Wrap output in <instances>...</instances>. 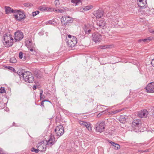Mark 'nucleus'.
Listing matches in <instances>:
<instances>
[{
  "mask_svg": "<svg viewBox=\"0 0 154 154\" xmlns=\"http://www.w3.org/2000/svg\"><path fill=\"white\" fill-rule=\"evenodd\" d=\"M3 37V43L5 45V47H9L12 45L14 39L10 33H5Z\"/></svg>",
  "mask_w": 154,
  "mask_h": 154,
  "instance_id": "f257e3e1",
  "label": "nucleus"
},
{
  "mask_svg": "<svg viewBox=\"0 0 154 154\" xmlns=\"http://www.w3.org/2000/svg\"><path fill=\"white\" fill-rule=\"evenodd\" d=\"M22 77L24 81L29 83H33L34 81V78L32 73L29 71L25 72L21 74Z\"/></svg>",
  "mask_w": 154,
  "mask_h": 154,
  "instance_id": "f03ea898",
  "label": "nucleus"
},
{
  "mask_svg": "<svg viewBox=\"0 0 154 154\" xmlns=\"http://www.w3.org/2000/svg\"><path fill=\"white\" fill-rule=\"evenodd\" d=\"M141 123L139 120H135L132 122V126L133 129L136 132L140 131V129L141 128Z\"/></svg>",
  "mask_w": 154,
  "mask_h": 154,
  "instance_id": "7ed1b4c3",
  "label": "nucleus"
},
{
  "mask_svg": "<svg viewBox=\"0 0 154 154\" xmlns=\"http://www.w3.org/2000/svg\"><path fill=\"white\" fill-rule=\"evenodd\" d=\"M17 10L18 11L16 12L15 13H16L17 14L14 15L15 18L16 20L19 21H21L22 20L24 19L26 17V16L24 12L19 10Z\"/></svg>",
  "mask_w": 154,
  "mask_h": 154,
  "instance_id": "20e7f679",
  "label": "nucleus"
},
{
  "mask_svg": "<svg viewBox=\"0 0 154 154\" xmlns=\"http://www.w3.org/2000/svg\"><path fill=\"white\" fill-rule=\"evenodd\" d=\"M61 23L65 26L69 25L73 22V19L69 16H64L61 19Z\"/></svg>",
  "mask_w": 154,
  "mask_h": 154,
  "instance_id": "39448f33",
  "label": "nucleus"
},
{
  "mask_svg": "<svg viewBox=\"0 0 154 154\" xmlns=\"http://www.w3.org/2000/svg\"><path fill=\"white\" fill-rule=\"evenodd\" d=\"M105 123L103 122H98L95 125L96 131L101 133L104 131Z\"/></svg>",
  "mask_w": 154,
  "mask_h": 154,
  "instance_id": "423d86ee",
  "label": "nucleus"
},
{
  "mask_svg": "<svg viewBox=\"0 0 154 154\" xmlns=\"http://www.w3.org/2000/svg\"><path fill=\"white\" fill-rule=\"evenodd\" d=\"M97 27L96 28L97 29H105L106 27V23L105 21L103 20H98L96 22Z\"/></svg>",
  "mask_w": 154,
  "mask_h": 154,
  "instance_id": "0eeeda50",
  "label": "nucleus"
},
{
  "mask_svg": "<svg viewBox=\"0 0 154 154\" xmlns=\"http://www.w3.org/2000/svg\"><path fill=\"white\" fill-rule=\"evenodd\" d=\"M54 131L57 134V136L60 137L63 135L64 132V128L61 125L57 126L54 129Z\"/></svg>",
  "mask_w": 154,
  "mask_h": 154,
  "instance_id": "6e6552de",
  "label": "nucleus"
},
{
  "mask_svg": "<svg viewBox=\"0 0 154 154\" xmlns=\"http://www.w3.org/2000/svg\"><path fill=\"white\" fill-rule=\"evenodd\" d=\"M71 39H66L67 45L71 48L74 47L77 43V38L76 37H73Z\"/></svg>",
  "mask_w": 154,
  "mask_h": 154,
  "instance_id": "1a4fd4ad",
  "label": "nucleus"
},
{
  "mask_svg": "<svg viewBox=\"0 0 154 154\" xmlns=\"http://www.w3.org/2000/svg\"><path fill=\"white\" fill-rule=\"evenodd\" d=\"M14 35L15 42L20 41L23 38V34L20 31H17L15 32Z\"/></svg>",
  "mask_w": 154,
  "mask_h": 154,
  "instance_id": "9d476101",
  "label": "nucleus"
},
{
  "mask_svg": "<svg viewBox=\"0 0 154 154\" xmlns=\"http://www.w3.org/2000/svg\"><path fill=\"white\" fill-rule=\"evenodd\" d=\"M25 44L27 48H35V44L34 42L30 39L27 38L25 41Z\"/></svg>",
  "mask_w": 154,
  "mask_h": 154,
  "instance_id": "9b49d317",
  "label": "nucleus"
},
{
  "mask_svg": "<svg viewBox=\"0 0 154 154\" xmlns=\"http://www.w3.org/2000/svg\"><path fill=\"white\" fill-rule=\"evenodd\" d=\"M102 35L98 33H94L92 35V39L95 43L99 42L101 39Z\"/></svg>",
  "mask_w": 154,
  "mask_h": 154,
  "instance_id": "f8f14e48",
  "label": "nucleus"
},
{
  "mask_svg": "<svg viewBox=\"0 0 154 154\" xmlns=\"http://www.w3.org/2000/svg\"><path fill=\"white\" fill-rule=\"evenodd\" d=\"M148 93H154V82L149 83L145 88Z\"/></svg>",
  "mask_w": 154,
  "mask_h": 154,
  "instance_id": "ddd939ff",
  "label": "nucleus"
},
{
  "mask_svg": "<svg viewBox=\"0 0 154 154\" xmlns=\"http://www.w3.org/2000/svg\"><path fill=\"white\" fill-rule=\"evenodd\" d=\"M56 142L54 136H51L50 137L49 139L48 140H46L47 145L51 147L54 145Z\"/></svg>",
  "mask_w": 154,
  "mask_h": 154,
  "instance_id": "4468645a",
  "label": "nucleus"
},
{
  "mask_svg": "<svg viewBox=\"0 0 154 154\" xmlns=\"http://www.w3.org/2000/svg\"><path fill=\"white\" fill-rule=\"evenodd\" d=\"M141 10V12L142 14L144 15L147 14L148 15H151L150 8L148 7H147V5L145 7H144Z\"/></svg>",
  "mask_w": 154,
  "mask_h": 154,
  "instance_id": "2eb2a0df",
  "label": "nucleus"
},
{
  "mask_svg": "<svg viewBox=\"0 0 154 154\" xmlns=\"http://www.w3.org/2000/svg\"><path fill=\"white\" fill-rule=\"evenodd\" d=\"M79 123L81 125L86 127L89 131H90L92 130V128L90 126V123L89 122L80 121H79Z\"/></svg>",
  "mask_w": 154,
  "mask_h": 154,
  "instance_id": "dca6fc26",
  "label": "nucleus"
},
{
  "mask_svg": "<svg viewBox=\"0 0 154 154\" xmlns=\"http://www.w3.org/2000/svg\"><path fill=\"white\" fill-rule=\"evenodd\" d=\"M148 114V112L146 109L141 110L138 112L137 115L140 118L146 117Z\"/></svg>",
  "mask_w": 154,
  "mask_h": 154,
  "instance_id": "f3484780",
  "label": "nucleus"
},
{
  "mask_svg": "<svg viewBox=\"0 0 154 154\" xmlns=\"http://www.w3.org/2000/svg\"><path fill=\"white\" fill-rule=\"evenodd\" d=\"M119 20V16L116 15L113 17L110 21L111 24L113 25H116L118 24V22Z\"/></svg>",
  "mask_w": 154,
  "mask_h": 154,
  "instance_id": "a211bd4d",
  "label": "nucleus"
},
{
  "mask_svg": "<svg viewBox=\"0 0 154 154\" xmlns=\"http://www.w3.org/2000/svg\"><path fill=\"white\" fill-rule=\"evenodd\" d=\"M6 14H8L11 13H15L17 11V10H13L8 6H6L5 7Z\"/></svg>",
  "mask_w": 154,
  "mask_h": 154,
  "instance_id": "6ab92c4d",
  "label": "nucleus"
},
{
  "mask_svg": "<svg viewBox=\"0 0 154 154\" xmlns=\"http://www.w3.org/2000/svg\"><path fill=\"white\" fill-rule=\"evenodd\" d=\"M146 4V0H137V5L142 8L144 7H145Z\"/></svg>",
  "mask_w": 154,
  "mask_h": 154,
  "instance_id": "aec40b11",
  "label": "nucleus"
},
{
  "mask_svg": "<svg viewBox=\"0 0 154 154\" xmlns=\"http://www.w3.org/2000/svg\"><path fill=\"white\" fill-rule=\"evenodd\" d=\"M94 15L97 18L101 17L103 15V11L99 9L96 12H94Z\"/></svg>",
  "mask_w": 154,
  "mask_h": 154,
  "instance_id": "412c9836",
  "label": "nucleus"
},
{
  "mask_svg": "<svg viewBox=\"0 0 154 154\" xmlns=\"http://www.w3.org/2000/svg\"><path fill=\"white\" fill-rule=\"evenodd\" d=\"M152 39V38L149 37L145 39H140L138 40V42L140 43H147L150 42Z\"/></svg>",
  "mask_w": 154,
  "mask_h": 154,
  "instance_id": "4be33fe9",
  "label": "nucleus"
},
{
  "mask_svg": "<svg viewBox=\"0 0 154 154\" xmlns=\"http://www.w3.org/2000/svg\"><path fill=\"white\" fill-rule=\"evenodd\" d=\"M100 48H115L116 46L115 45L112 44L109 45H101L100 47Z\"/></svg>",
  "mask_w": 154,
  "mask_h": 154,
  "instance_id": "5701e85b",
  "label": "nucleus"
},
{
  "mask_svg": "<svg viewBox=\"0 0 154 154\" xmlns=\"http://www.w3.org/2000/svg\"><path fill=\"white\" fill-rule=\"evenodd\" d=\"M71 2L75 4V5H78L82 4L81 0H71Z\"/></svg>",
  "mask_w": 154,
  "mask_h": 154,
  "instance_id": "b1692460",
  "label": "nucleus"
},
{
  "mask_svg": "<svg viewBox=\"0 0 154 154\" xmlns=\"http://www.w3.org/2000/svg\"><path fill=\"white\" fill-rule=\"evenodd\" d=\"M40 73V72L39 71L36 70L34 71V73L37 78H39L41 77Z\"/></svg>",
  "mask_w": 154,
  "mask_h": 154,
  "instance_id": "393cba45",
  "label": "nucleus"
},
{
  "mask_svg": "<svg viewBox=\"0 0 154 154\" xmlns=\"http://www.w3.org/2000/svg\"><path fill=\"white\" fill-rule=\"evenodd\" d=\"M46 147L45 146V145H44L43 144H42V146L39 148L38 149V150L39 151H41L42 152H43L45 151L46 150Z\"/></svg>",
  "mask_w": 154,
  "mask_h": 154,
  "instance_id": "a878e982",
  "label": "nucleus"
},
{
  "mask_svg": "<svg viewBox=\"0 0 154 154\" xmlns=\"http://www.w3.org/2000/svg\"><path fill=\"white\" fill-rule=\"evenodd\" d=\"M122 110V109H117L115 111H111L109 112V114L111 115L115 114L121 112Z\"/></svg>",
  "mask_w": 154,
  "mask_h": 154,
  "instance_id": "bb28decb",
  "label": "nucleus"
},
{
  "mask_svg": "<svg viewBox=\"0 0 154 154\" xmlns=\"http://www.w3.org/2000/svg\"><path fill=\"white\" fill-rule=\"evenodd\" d=\"M92 8L93 6L92 5H88L84 7L83 9L84 10V11H86L91 9Z\"/></svg>",
  "mask_w": 154,
  "mask_h": 154,
  "instance_id": "cd10ccee",
  "label": "nucleus"
},
{
  "mask_svg": "<svg viewBox=\"0 0 154 154\" xmlns=\"http://www.w3.org/2000/svg\"><path fill=\"white\" fill-rule=\"evenodd\" d=\"M10 62L11 63H15L17 62V60L14 57H12L10 59Z\"/></svg>",
  "mask_w": 154,
  "mask_h": 154,
  "instance_id": "c85d7f7f",
  "label": "nucleus"
},
{
  "mask_svg": "<svg viewBox=\"0 0 154 154\" xmlns=\"http://www.w3.org/2000/svg\"><path fill=\"white\" fill-rule=\"evenodd\" d=\"M23 5L25 7L29 8L33 6L32 4L29 2L25 3L23 4Z\"/></svg>",
  "mask_w": 154,
  "mask_h": 154,
  "instance_id": "c756f323",
  "label": "nucleus"
},
{
  "mask_svg": "<svg viewBox=\"0 0 154 154\" xmlns=\"http://www.w3.org/2000/svg\"><path fill=\"white\" fill-rule=\"evenodd\" d=\"M5 67L8 69L13 71L14 73H16V71L15 69L12 67L10 66H6Z\"/></svg>",
  "mask_w": 154,
  "mask_h": 154,
  "instance_id": "7c9ffc66",
  "label": "nucleus"
},
{
  "mask_svg": "<svg viewBox=\"0 0 154 154\" xmlns=\"http://www.w3.org/2000/svg\"><path fill=\"white\" fill-rule=\"evenodd\" d=\"M89 28V26L88 25H85L83 27V30L85 31V33L86 31H87L88 29Z\"/></svg>",
  "mask_w": 154,
  "mask_h": 154,
  "instance_id": "2f4dec72",
  "label": "nucleus"
},
{
  "mask_svg": "<svg viewBox=\"0 0 154 154\" xmlns=\"http://www.w3.org/2000/svg\"><path fill=\"white\" fill-rule=\"evenodd\" d=\"M40 97L41 99H44L45 98V96L43 94V90H40Z\"/></svg>",
  "mask_w": 154,
  "mask_h": 154,
  "instance_id": "473e14b6",
  "label": "nucleus"
},
{
  "mask_svg": "<svg viewBox=\"0 0 154 154\" xmlns=\"http://www.w3.org/2000/svg\"><path fill=\"white\" fill-rule=\"evenodd\" d=\"M23 72H21V70H18L17 72H16V73H15L16 74V75H17L19 76L21 78V76H22V75H21L22 73Z\"/></svg>",
  "mask_w": 154,
  "mask_h": 154,
  "instance_id": "72a5a7b5",
  "label": "nucleus"
},
{
  "mask_svg": "<svg viewBox=\"0 0 154 154\" xmlns=\"http://www.w3.org/2000/svg\"><path fill=\"white\" fill-rule=\"evenodd\" d=\"M29 50V49L30 52L31 54L35 55L36 54L35 51L34 49H28Z\"/></svg>",
  "mask_w": 154,
  "mask_h": 154,
  "instance_id": "f704fd0d",
  "label": "nucleus"
},
{
  "mask_svg": "<svg viewBox=\"0 0 154 154\" xmlns=\"http://www.w3.org/2000/svg\"><path fill=\"white\" fill-rule=\"evenodd\" d=\"M47 8L45 7L40 6L39 7V10L42 11H44L47 10Z\"/></svg>",
  "mask_w": 154,
  "mask_h": 154,
  "instance_id": "c9c22d12",
  "label": "nucleus"
},
{
  "mask_svg": "<svg viewBox=\"0 0 154 154\" xmlns=\"http://www.w3.org/2000/svg\"><path fill=\"white\" fill-rule=\"evenodd\" d=\"M31 151L32 152H34L35 153H38L39 151V150H38V149H36L34 147H32V148L31 149Z\"/></svg>",
  "mask_w": 154,
  "mask_h": 154,
  "instance_id": "e433bc0d",
  "label": "nucleus"
},
{
  "mask_svg": "<svg viewBox=\"0 0 154 154\" xmlns=\"http://www.w3.org/2000/svg\"><path fill=\"white\" fill-rule=\"evenodd\" d=\"M6 91L4 87H1L0 88V93L2 94L4 93H5Z\"/></svg>",
  "mask_w": 154,
  "mask_h": 154,
  "instance_id": "4c0bfd02",
  "label": "nucleus"
},
{
  "mask_svg": "<svg viewBox=\"0 0 154 154\" xmlns=\"http://www.w3.org/2000/svg\"><path fill=\"white\" fill-rule=\"evenodd\" d=\"M39 13V11H37L35 12H32V15L33 17H34Z\"/></svg>",
  "mask_w": 154,
  "mask_h": 154,
  "instance_id": "58836bf2",
  "label": "nucleus"
},
{
  "mask_svg": "<svg viewBox=\"0 0 154 154\" xmlns=\"http://www.w3.org/2000/svg\"><path fill=\"white\" fill-rule=\"evenodd\" d=\"M114 146L115 147V149H118L120 148V146L117 143H116L114 145Z\"/></svg>",
  "mask_w": 154,
  "mask_h": 154,
  "instance_id": "ea45409f",
  "label": "nucleus"
},
{
  "mask_svg": "<svg viewBox=\"0 0 154 154\" xmlns=\"http://www.w3.org/2000/svg\"><path fill=\"white\" fill-rule=\"evenodd\" d=\"M54 3L56 6H58L60 4L59 0H55V1Z\"/></svg>",
  "mask_w": 154,
  "mask_h": 154,
  "instance_id": "a19ab883",
  "label": "nucleus"
},
{
  "mask_svg": "<svg viewBox=\"0 0 154 154\" xmlns=\"http://www.w3.org/2000/svg\"><path fill=\"white\" fill-rule=\"evenodd\" d=\"M23 53H22V52H20L19 53V57L21 59L23 58Z\"/></svg>",
  "mask_w": 154,
  "mask_h": 154,
  "instance_id": "79ce46f5",
  "label": "nucleus"
},
{
  "mask_svg": "<svg viewBox=\"0 0 154 154\" xmlns=\"http://www.w3.org/2000/svg\"><path fill=\"white\" fill-rule=\"evenodd\" d=\"M43 144H42L41 143H38L37 144L36 146V147L38 149H39V148L40 147H41V146Z\"/></svg>",
  "mask_w": 154,
  "mask_h": 154,
  "instance_id": "37998d69",
  "label": "nucleus"
},
{
  "mask_svg": "<svg viewBox=\"0 0 154 154\" xmlns=\"http://www.w3.org/2000/svg\"><path fill=\"white\" fill-rule=\"evenodd\" d=\"M0 154H6V153L2 149L0 148Z\"/></svg>",
  "mask_w": 154,
  "mask_h": 154,
  "instance_id": "c03bdc74",
  "label": "nucleus"
},
{
  "mask_svg": "<svg viewBox=\"0 0 154 154\" xmlns=\"http://www.w3.org/2000/svg\"><path fill=\"white\" fill-rule=\"evenodd\" d=\"M53 21L52 20H49L46 22V24H52Z\"/></svg>",
  "mask_w": 154,
  "mask_h": 154,
  "instance_id": "a18cd8bd",
  "label": "nucleus"
},
{
  "mask_svg": "<svg viewBox=\"0 0 154 154\" xmlns=\"http://www.w3.org/2000/svg\"><path fill=\"white\" fill-rule=\"evenodd\" d=\"M91 29L89 28L88 29L87 31H86V32L85 33L86 34H88L90 33L91 32Z\"/></svg>",
  "mask_w": 154,
  "mask_h": 154,
  "instance_id": "49530a36",
  "label": "nucleus"
},
{
  "mask_svg": "<svg viewBox=\"0 0 154 154\" xmlns=\"http://www.w3.org/2000/svg\"><path fill=\"white\" fill-rule=\"evenodd\" d=\"M47 101V100H45L42 101L41 102V105L42 106H43V107H44V102H45L46 101Z\"/></svg>",
  "mask_w": 154,
  "mask_h": 154,
  "instance_id": "de8ad7c7",
  "label": "nucleus"
},
{
  "mask_svg": "<svg viewBox=\"0 0 154 154\" xmlns=\"http://www.w3.org/2000/svg\"><path fill=\"white\" fill-rule=\"evenodd\" d=\"M150 11L151 13V15L154 14V9H151L150 10Z\"/></svg>",
  "mask_w": 154,
  "mask_h": 154,
  "instance_id": "09e8293b",
  "label": "nucleus"
},
{
  "mask_svg": "<svg viewBox=\"0 0 154 154\" xmlns=\"http://www.w3.org/2000/svg\"><path fill=\"white\" fill-rule=\"evenodd\" d=\"M73 37H75L74 36H72V35H68V37L69 38V39H71L72 38H72Z\"/></svg>",
  "mask_w": 154,
  "mask_h": 154,
  "instance_id": "8fccbe9b",
  "label": "nucleus"
},
{
  "mask_svg": "<svg viewBox=\"0 0 154 154\" xmlns=\"http://www.w3.org/2000/svg\"><path fill=\"white\" fill-rule=\"evenodd\" d=\"M109 143H110V144H112V145L113 146H114V145L116 144V143H114V142H112L111 141H109Z\"/></svg>",
  "mask_w": 154,
  "mask_h": 154,
  "instance_id": "3c124183",
  "label": "nucleus"
},
{
  "mask_svg": "<svg viewBox=\"0 0 154 154\" xmlns=\"http://www.w3.org/2000/svg\"><path fill=\"white\" fill-rule=\"evenodd\" d=\"M105 112L104 111H102V112L100 113L97 116L100 117V116H101L103 113H104Z\"/></svg>",
  "mask_w": 154,
  "mask_h": 154,
  "instance_id": "603ef678",
  "label": "nucleus"
},
{
  "mask_svg": "<svg viewBox=\"0 0 154 154\" xmlns=\"http://www.w3.org/2000/svg\"><path fill=\"white\" fill-rule=\"evenodd\" d=\"M151 63L152 65L154 67V58L152 60Z\"/></svg>",
  "mask_w": 154,
  "mask_h": 154,
  "instance_id": "864d4df0",
  "label": "nucleus"
},
{
  "mask_svg": "<svg viewBox=\"0 0 154 154\" xmlns=\"http://www.w3.org/2000/svg\"><path fill=\"white\" fill-rule=\"evenodd\" d=\"M125 117H126V116H121V117L122 119H125L124 121H125L126 119L125 118Z\"/></svg>",
  "mask_w": 154,
  "mask_h": 154,
  "instance_id": "5fc2aeb1",
  "label": "nucleus"
},
{
  "mask_svg": "<svg viewBox=\"0 0 154 154\" xmlns=\"http://www.w3.org/2000/svg\"><path fill=\"white\" fill-rule=\"evenodd\" d=\"M149 31L150 32L154 34V29H149Z\"/></svg>",
  "mask_w": 154,
  "mask_h": 154,
  "instance_id": "6e6d98bb",
  "label": "nucleus"
},
{
  "mask_svg": "<svg viewBox=\"0 0 154 154\" xmlns=\"http://www.w3.org/2000/svg\"><path fill=\"white\" fill-rule=\"evenodd\" d=\"M32 88L34 90H35L36 89V86L35 85H34L33 86Z\"/></svg>",
  "mask_w": 154,
  "mask_h": 154,
  "instance_id": "4d7b16f0",
  "label": "nucleus"
},
{
  "mask_svg": "<svg viewBox=\"0 0 154 154\" xmlns=\"http://www.w3.org/2000/svg\"><path fill=\"white\" fill-rule=\"evenodd\" d=\"M59 11L61 13H63L64 12V11L63 10H59Z\"/></svg>",
  "mask_w": 154,
  "mask_h": 154,
  "instance_id": "13d9d810",
  "label": "nucleus"
},
{
  "mask_svg": "<svg viewBox=\"0 0 154 154\" xmlns=\"http://www.w3.org/2000/svg\"><path fill=\"white\" fill-rule=\"evenodd\" d=\"M13 126H17L16 125V124L14 122H13Z\"/></svg>",
  "mask_w": 154,
  "mask_h": 154,
  "instance_id": "bf43d9fd",
  "label": "nucleus"
},
{
  "mask_svg": "<svg viewBox=\"0 0 154 154\" xmlns=\"http://www.w3.org/2000/svg\"><path fill=\"white\" fill-rule=\"evenodd\" d=\"M148 151V150H146L144 152H147Z\"/></svg>",
  "mask_w": 154,
  "mask_h": 154,
  "instance_id": "052dcab7",
  "label": "nucleus"
},
{
  "mask_svg": "<svg viewBox=\"0 0 154 154\" xmlns=\"http://www.w3.org/2000/svg\"><path fill=\"white\" fill-rule=\"evenodd\" d=\"M47 100L48 101H48V102H50V103H51L50 101L48 100Z\"/></svg>",
  "mask_w": 154,
  "mask_h": 154,
  "instance_id": "680f3d73",
  "label": "nucleus"
}]
</instances>
